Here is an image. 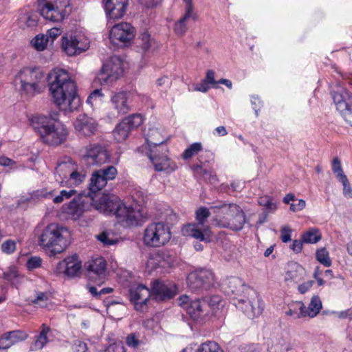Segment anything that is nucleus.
<instances>
[{
    "label": "nucleus",
    "instance_id": "obj_1",
    "mask_svg": "<svg viewBox=\"0 0 352 352\" xmlns=\"http://www.w3.org/2000/svg\"><path fill=\"white\" fill-rule=\"evenodd\" d=\"M50 91L54 103L61 111L71 112L80 104L76 82L63 69H55L50 75Z\"/></svg>",
    "mask_w": 352,
    "mask_h": 352
},
{
    "label": "nucleus",
    "instance_id": "obj_2",
    "mask_svg": "<svg viewBox=\"0 0 352 352\" xmlns=\"http://www.w3.org/2000/svg\"><path fill=\"white\" fill-rule=\"evenodd\" d=\"M210 209L214 214L213 223L219 228L239 231L246 223L244 212L236 204L219 201L210 206Z\"/></svg>",
    "mask_w": 352,
    "mask_h": 352
},
{
    "label": "nucleus",
    "instance_id": "obj_3",
    "mask_svg": "<svg viewBox=\"0 0 352 352\" xmlns=\"http://www.w3.org/2000/svg\"><path fill=\"white\" fill-rule=\"evenodd\" d=\"M70 232L58 223H50L41 232L38 243L44 250H49L52 255L62 253L70 243Z\"/></svg>",
    "mask_w": 352,
    "mask_h": 352
},
{
    "label": "nucleus",
    "instance_id": "obj_4",
    "mask_svg": "<svg viewBox=\"0 0 352 352\" xmlns=\"http://www.w3.org/2000/svg\"><path fill=\"white\" fill-rule=\"evenodd\" d=\"M45 79V75L39 68L23 67L14 75L13 85L21 95L33 96L41 91Z\"/></svg>",
    "mask_w": 352,
    "mask_h": 352
},
{
    "label": "nucleus",
    "instance_id": "obj_5",
    "mask_svg": "<svg viewBox=\"0 0 352 352\" xmlns=\"http://www.w3.org/2000/svg\"><path fill=\"white\" fill-rule=\"evenodd\" d=\"M212 213L209 208L200 207L195 211L196 222L184 226L182 229L183 235L190 236L199 241L208 243L211 241L212 232L208 225L206 224L208 217Z\"/></svg>",
    "mask_w": 352,
    "mask_h": 352
},
{
    "label": "nucleus",
    "instance_id": "obj_6",
    "mask_svg": "<svg viewBox=\"0 0 352 352\" xmlns=\"http://www.w3.org/2000/svg\"><path fill=\"white\" fill-rule=\"evenodd\" d=\"M34 129L39 134L42 141L50 146H58L63 144L68 135V130L65 124L58 122L49 124L44 118H39L35 122Z\"/></svg>",
    "mask_w": 352,
    "mask_h": 352
},
{
    "label": "nucleus",
    "instance_id": "obj_7",
    "mask_svg": "<svg viewBox=\"0 0 352 352\" xmlns=\"http://www.w3.org/2000/svg\"><path fill=\"white\" fill-rule=\"evenodd\" d=\"M171 238L170 228L163 222L149 223L144 230V243L150 247H161L166 244Z\"/></svg>",
    "mask_w": 352,
    "mask_h": 352
},
{
    "label": "nucleus",
    "instance_id": "obj_8",
    "mask_svg": "<svg viewBox=\"0 0 352 352\" xmlns=\"http://www.w3.org/2000/svg\"><path fill=\"white\" fill-rule=\"evenodd\" d=\"M178 305L185 308H201L208 306L210 307L226 306L225 300L219 295H212L203 298H192L190 296L184 294L177 298Z\"/></svg>",
    "mask_w": 352,
    "mask_h": 352
},
{
    "label": "nucleus",
    "instance_id": "obj_9",
    "mask_svg": "<svg viewBox=\"0 0 352 352\" xmlns=\"http://www.w3.org/2000/svg\"><path fill=\"white\" fill-rule=\"evenodd\" d=\"M189 287L197 292L207 291L214 286V274L208 270H199L191 273L188 278Z\"/></svg>",
    "mask_w": 352,
    "mask_h": 352
},
{
    "label": "nucleus",
    "instance_id": "obj_10",
    "mask_svg": "<svg viewBox=\"0 0 352 352\" xmlns=\"http://www.w3.org/2000/svg\"><path fill=\"white\" fill-rule=\"evenodd\" d=\"M123 73V62L119 56H111L103 65L98 74L100 81L111 83L117 80Z\"/></svg>",
    "mask_w": 352,
    "mask_h": 352
},
{
    "label": "nucleus",
    "instance_id": "obj_11",
    "mask_svg": "<svg viewBox=\"0 0 352 352\" xmlns=\"http://www.w3.org/2000/svg\"><path fill=\"white\" fill-rule=\"evenodd\" d=\"M151 300L164 302L173 298L177 292V285L170 281L155 280L150 289Z\"/></svg>",
    "mask_w": 352,
    "mask_h": 352
},
{
    "label": "nucleus",
    "instance_id": "obj_12",
    "mask_svg": "<svg viewBox=\"0 0 352 352\" xmlns=\"http://www.w3.org/2000/svg\"><path fill=\"white\" fill-rule=\"evenodd\" d=\"M89 47L88 39L82 35L67 34L62 38V47L69 56H75L86 51Z\"/></svg>",
    "mask_w": 352,
    "mask_h": 352
},
{
    "label": "nucleus",
    "instance_id": "obj_13",
    "mask_svg": "<svg viewBox=\"0 0 352 352\" xmlns=\"http://www.w3.org/2000/svg\"><path fill=\"white\" fill-rule=\"evenodd\" d=\"M135 35V28L129 23H120L113 25L110 31L109 38L118 46L129 44Z\"/></svg>",
    "mask_w": 352,
    "mask_h": 352
},
{
    "label": "nucleus",
    "instance_id": "obj_14",
    "mask_svg": "<svg viewBox=\"0 0 352 352\" xmlns=\"http://www.w3.org/2000/svg\"><path fill=\"white\" fill-rule=\"evenodd\" d=\"M82 158L89 166H101L109 161V155L104 147L94 144L85 147Z\"/></svg>",
    "mask_w": 352,
    "mask_h": 352
},
{
    "label": "nucleus",
    "instance_id": "obj_15",
    "mask_svg": "<svg viewBox=\"0 0 352 352\" xmlns=\"http://www.w3.org/2000/svg\"><path fill=\"white\" fill-rule=\"evenodd\" d=\"M117 207L116 216L119 221L126 226L138 225L143 217L141 210L138 208H134L131 206H127L122 201Z\"/></svg>",
    "mask_w": 352,
    "mask_h": 352
},
{
    "label": "nucleus",
    "instance_id": "obj_16",
    "mask_svg": "<svg viewBox=\"0 0 352 352\" xmlns=\"http://www.w3.org/2000/svg\"><path fill=\"white\" fill-rule=\"evenodd\" d=\"M82 268V263L79 257L72 255L60 261L56 267L55 273L58 275H64L69 278L77 276Z\"/></svg>",
    "mask_w": 352,
    "mask_h": 352
},
{
    "label": "nucleus",
    "instance_id": "obj_17",
    "mask_svg": "<svg viewBox=\"0 0 352 352\" xmlns=\"http://www.w3.org/2000/svg\"><path fill=\"white\" fill-rule=\"evenodd\" d=\"M91 204L94 207L106 214L116 215V210H117V206L120 205V199L114 195H103L98 199L96 197H91L90 195Z\"/></svg>",
    "mask_w": 352,
    "mask_h": 352
},
{
    "label": "nucleus",
    "instance_id": "obj_18",
    "mask_svg": "<svg viewBox=\"0 0 352 352\" xmlns=\"http://www.w3.org/2000/svg\"><path fill=\"white\" fill-rule=\"evenodd\" d=\"M110 104L114 116H119L128 113L131 110L129 94L126 91L112 93Z\"/></svg>",
    "mask_w": 352,
    "mask_h": 352
},
{
    "label": "nucleus",
    "instance_id": "obj_19",
    "mask_svg": "<svg viewBox=\"0 0 352 352\" xmlns=\"http://www.w3.org/2000/svg\"><path fill=\"white\" fill-rule=\"evenodd\" d=\"M40 6L41 15L45 19L54 22L62 21L70 12V6L47 5V3H40Z\"/></svg>",
    "mask_w": 352,
    "mask_h": 352
},
{
    "label": "nucleus",
    "instance_id": "obj_20",
    "mask_svg": "<svg viewBox=\"0 0 352 352\" xmlns=\"http://www.w3.org/2000/svg\"><path fill=\"white\" fill-rule=\"evenodd\" d=\"M86 199H90V192H88L87 195L79 194L69 204L62 207L63 212L73 220L78 219L85 211V203L88 202V200Z\"/></svg>",
    "mask_w": 352,
    "mask_h": 352
},
{
    "label": "nucleus",
    "instance_id": "obj_21",
    "mask_svg": "<svg viewBox=\"0 0 352 352\" xmlns=\"http://www.w3.org/2000/svg\"><path fill=\"white\" fill-rule=\"evenodd\" d=\"M74 126L80 135L87 137L94 135L98 129L96 121L85 114L79 115L75 120Z\"/></svg>",
    "mask_w": 352,
    "mask_h": 352
},
{
    "label": "nucleus",
    "instance_id": "obj_22",
    "mask_svg": "<svg viewBox=\"0 0 352 352\" xmlns=\"http://www.w3.org/2000/svg\"><path fill=\"white\" fill-rule=\"evenodd\" d=\"M185 3V13L184 16L178 20L174 26V31L177 36H183L187 31V21L189 19L195 21L197 18V14L194 12V7L192 0H184Z\"/></svg>",
    "mask_w": 352,
    "mask_h": 352
},
{
    "label": "nucleus",
    "instance_id": "obj_23",
    "mask_svg": "<svg viewBox=\"0 0 352 352\" xmlns=\"http://www.w3.org/2000/svg\"><path fill=\"white\" fill-rule=\"evenodd\" d=\"M106 265L102 257L93 259L87 267L89 278L98 284L103 283L106 278Z\"/></svg>",
    "mask_w": 352,
    "mask_h": 352
},
{
    "label": "nucleus",
    "instance_id": "obj_24",
    "mask_svg": "<svg viewBox=\"0 0 352 352\" xmlns=\"http://www.w3.org/2000/svg\"><path fill=\"white\" fill-rule=\"evenodd\" d=\"M103 5L107 16L117 19L124 15L128 0H103Z\"/></svg>",
    "mask_w": 352,
    "mask_h": 352
},
{
    "label": "nucleus",
    "instance_id": "obj_25",
    "mask_svg": "<svg viewBox=\"0 0 352 352\" xmlns=\"http://www.w3.org/2000/svg\"><path fill=\"white\" fill-rule=\"evenodd\" d=\"M130 300L135 305H147L151 300L150 289L143 285H133L129 289Z\"/></svg>",
    "mask_w": 352,
    "mask_h": 352
},
{
    "label": "nucleus",
    "instance_id": "obj_26",
    "mask_svg": "<svg viewBox=\"0 0 352 352\" xmlns=\"http://www.w3.org/2000/svg\"><path fill=\"white\" fill-rule=\"evenodd\" d=\"M331 94L336 108L340 113L352 106V95L340 85Z\"/></svg>",
    "mask_w": 352,
    "mask_h": 352
},
{
    "label": "nucleus",
    "instance_id": "obj_27",
    "mask_svg": "<svg viewBox=\"0 0 352 352\" xmlns=\"http://www.w3.org/2000/svg\"><path fill=\"white\" fill-rule=\"evenodd\" d=\"M28 336L27 333L21 330L6 332L0 338V349H8L12 345L25 340Z\"/></svg>",
    "mask_w": 352,
    "mask_h": 352
},
{
    "label": "nucleus",
    "instance_id": "obj_28",
    "mask_svg": "<svg viewBox=\"0 0 352 352\" xmlns=\"http://www.w3.org/2000/svg\"><path fill=\"white\" fill-rule=\"evenodd\" d=\"M182 316L188 324L192 322L204 323L208 320L209 313L208 309H184Z\"/></svg>",
    "mask_w": 352,
    "mask_h": 352
},
{
    "label": "nucleus",
    "instance_id": "obj_29",
    "mask_svg": "<svg viewBox=\"0 0 352 352\" xmlns=\"http://www.w3.org/2000/svg\"><path fill=\"white\" fill-rule=\"evenodd\" d=\"M149 159L152 162L155 170L163 171L170 170L171 172L176 169V166L172 165L170 159L166 156H159L153 154V151H151L148 155Z\"/></svg>",
    "mask_w": 352,
    "mask_h": 352
},
{
    "label": "nucleus",
    "instance_id": "obj_30",
    "mask_svg": "<svg viewBox=\"0 0 352 352\" xmlns=\"http://www.w3.org/2000/svg\"><path fill=\"white\" fill-rule=\"evenodd\" d=\"M76 164L69 159L67 161L61 162L58 164L55 169V173L59 176L61 184L64 182L65 179H67L69 178Z\"/></svg>",
    "mask_w": 352,
    "mask_h": 352
},
{
    "label": "nucleus",
    "instance_id": "obj_31",
    "mask_svg": "<svg viewBox=\"0 0 352 352\" xmlns=\"http://www.w3.org/2000/svg\"><path fill=\"white\" fill-rule=\"evenodd\" d=\"M138 47L142 52H148L156 48L155 41L151 38L150 34L147 32H142L138 38Z\"/></svg>",
    "mask_w": 352,
    "mask_h": 352
},
{
    "label": "nucleus",
    "instance_id": "obj_32",
    "mask_svg": "<svg viewBox=\"0 0 352 352\" xmlns=\"http://www.w3.org/2000/svg\"><path fill=\"white\" fill-rule=\"evenodd\" d=\"M37 16L30 12H22L18 19L19 25L23 28H34L37 25Z\"/></svg>",
    "mask_w": 352,
    "mask_h": 352
},
{
    "label": "nucleus",
    "instance_id": "obj_33",
    "mask_svg": "<svg viewBox=\"0 0 352 352\" xmlns=\"http://www.w3.org/2000/svg\"><path fill=\"white\" fill-rule=\"evenodd\" d=\"M320 309H288L285 312L286 316L292 317L294 319L300 318H314L320 313Z\"/></svg>",
    "mask_w": 352,
    "mask_h": 352
},
{
    "label": "nucleus",
    "instance_id": "obj_34",
    "mask_svg": "<svg viewBox=\"0 0 352 352\" xmlns=\"http://www.w3.org/2000/svg\"><path fill=\"white\" fill-rule=\"evenodd\" d=\"M107 184L105 179L102 177L99 171H95L91 177L89 190L91 192H96L100 190Z\"/></svg>",
    "mask_w": 352,
    "mask_h": 352
},
{
    "label": "nucleus",
    "instance_id": "obj_35",
    "mask_svg": "<svg viewBox=\"0 0 352 352\" xmlns=\"http://www.w3.org/2000/svg\"><path fill=\"white\" fill-rule=\"evenodd\" d=\"M51 331V328L46 324H42L41 331L35 337L34 345L37 349H42L48 342L47 334Z\"/></svg>",
    "mask_w": 352,
    "mask_h": 352
},
{
    "label": "nucleus",
    "instance_id": "obj_36",
    "mask_svg": "<svg viewBox=\"0 0 352 352\" xmlns=\"http://www.w3.org/2000/svg\"><path fill=\"white\" fill-rule=\"evenodd\" d=\"M131 131L130 126L122 120L113 131L114 138L118 142L124 141L126 139Z\"/></svg>",
    "mask_w": 352,
    "mask_h": 352
},
{
    "label": "nucleus",
    "instance_id": "obj_37",
    "mask_svg": "<svg viewBox=\"0 0 352 352\" xmlns=\"http://www.w3.org/2000/svg\"><path fill=\"white\" fill-rule=\"evenodd\" d=\"M146 141L148 146H160L164 143V138L162 137L157 129H149L146 134Z\"/></svg>",
    "mask_w": 352,
    "mask_h": 352
},
{
    "label": "nucleus",
    "instance_id": "obj_38",
    "mask_svg": "<svg viewBox=\"0 0 352 352\" xmlns=\"http://www.w3.org/2000/svg\"><path fill=\"white\" fill-rule=\"evenodd\" d=\"M302 239L305 243H316L321 239V234L318 228H310L303 233Z\"/></svg>",
    "mask_w": 352,
    "mask_h": 352
},
{
    "label": "nucleus",
    "instance_id": "obj_39",
    "mask_svg": "<svg viewBox=\"0 0 352 352\" xmlns=\"http://www.w3.org/2000/svg\"><path fill=\"white\" fill-rule=\"evenodd\" d=\"M85 172L81 168H79L76 165L67 179L70 184L78 185L85 180ZM66 182H67V181Z\"/></svg>",
    "mask_w": 352,
    "mask_h": 352
},
{
    "label": "nucleus",
    "instance_id": "obj_40",
    "mask_svg": "<svg viewBox=\"0 0 352 352\" xmlns=\"http://www.w3.org/2000/svg\"><path fill=\"white\" fill-rule=\"evenodd\" d=\"M196 352H223V350L216 342L207 341L202 343Z\"/></svg>",
    "mask_w": 352,
    "mask_h": 352
},
{
    "label": "nucleus",
    "instance_id": "obj_41",
    "mask_svg": "<svg viewBox=\"0 0 352 352\" xmlns=\"http://www.w3.org/2000/svg\"><path fill=\"white\" fill-rule=\"evenodd\" d=\"M160 267H164V261L160 254L157 253L151 256L146 262V267L149 270H154Z\"/></svg>",
    "mask_w": 352,
    "mask_h": 352
},
{
    "label": "nucleus",
    "instance_id": "obj_42",
    "mask_svg": "<svg viewBox=\"0 0 352 352\" xmlns=\"http://www.w3.org/2000/svg\"><path fill=\"white\" fill-rule=\"evenodd\" d=\"M302 268L298 265H294L291 270H288L285 276V280L287 282H296L300 278Z\"/></svg>",
    "mask_w": 352,
    "mask_h": 352
},
{
    "label": "nucleus",
    "instance_id": "obj_43",
    "mask_svg": "<svg viewBox=\"0 0 352 352\" xmlns=\"http://www.w3.org/2000/svg\"><path fill=\"white\" fill-rule=\"evenodd\" d=\"M39 118H46L47 122H49V124H56L58 123V119H59V113L57 111H52L50 113L48 116H43V115H36L33 116L31 120V124L32 126H35V122L37 119Z\"/></svg>",
    "mask_w": 352,
    "mask_h": 352
},
{
    "label": "nucleus",
    "instance_id": "obj_44",
    "mask_svg": "<svg viewBox=\"0 0 352 352\" xmlns=\"http://www.w3.org/2000/svg\"><path fill=\"white\" fill-rule=\"evenodd\" d=\"M48 39L44 34H38L31 41L32 45L37 51L44 50L47 45Z\"/></svg>",
    "mask_w": 352,
    "mask_h": 352
},
{
    "label": "nucleus",
    "instance_id": "obj_45",
    "mask_svg": "<svg viewBox=\"0 0 352 352\" xmlns=\"http://www.w3.org/2000/svg\"><path fill=\"white\" fill-rule=\"evenodd\" d=\"M316 259L325 267H329L331 265V260L329 257L328 251L322 248L317 250L316 253Z\"/></svg>",
    "mask_w": 352,
    "mask_h": 352
},
{
    "label": "nucleus",
    "instance_id": "obj_46",
    "mask_svg": "<svg viewBox=\"0 0 352 352\" xmlns=\"http://www.w3.org/2000/svg\"><path fill=\"white\" fill-rule=\"evenodd\" d=\"M4 279L11 282L12 284L16 285L21 278L16 269L14 267H10L3 274Z\"/></svg>",
    "mask_w": 352,
    "mask_h": 352
},
{
    "label": "nucleus",
    "instance_id": "obj_47",
    "mask_svg": "<svg viewBox=\"0 0 352 352\" xmlns=\"http://www.w3.org/2000/svg\"><path fill=\"white\" fill-rule=\"evenodd\" d=\"M201 149L202 144L200 142L193 143L184 151L182 157L185 160L191 158L201 151Z\"/></svg>",
    "mask_w": 352,
    "mask_h": 352
},
{
    "label": "nucleus",
    "instance_id": "obj_48",
    "mask_svg": "<svg viewBox=\"0 0 352 352\" xmlns=\"http://www.w3.org/2000/svg\"><path fill=\"white\" fill-rule=\"evenodd\" d=\"M123 120L130 126L131 130L138 127L143 122V118L140 114H133Z\"/></svg>",
    "mask_w": 352,
    "mask_h": 352
},
{
    "label": "nucleus",
    "instance_id": "obj_49",
    "mask_svg": "<svg viewBox=\"0 0 352 352\" xmlns=\"http://www.w3.org/2000/svg\"><path fill=\"white\" fill-rule=\"evenodd\" d=\"M98 171L99 173L101 175L102 177H103L104 179H105V182L107 183L108 180L113 179L116 177L118 173L116 168L113 166H110L106 168L98 170Z\"/></svg>",
    "mask_w": 352,
    "mask_h": 352
},
{
    "label": "nucleus",
    "instance_id": "obj_50",
    "mask_svg": "<svg viewBox=\"0 0 352 352\" xmlns=\"http://www.w3.org/2000/svg\"><path fill=\"white\" fill-rule=\"evenodd\" d=\"M332 170L338 180L346 177L342 170L340 160L338 157L333 158L332 161Z\"/></svg>",
    "mask_w": 352,
    "mask_h": 352
},
{
    "label": "nucleus",
    "instance_id": "obj_51",
    "mask_svg": "<svg viewBox=\"0 0 352 352\" xmlns=\"http://www.w3.org/2000/svg\"><path fill=\"white\" fill-rule=\"evenodd\" d=\"M76 191L75 190H63L60 192V194L54 196L53 198V201L55 204H60L65 199H69L73 195L76 194Z\"/></svg>",
    "mask_w": 352,
    "mask_h": 352
},
{
    "label": "nucleus",
    "instance_id": "obj_52",
    "mask_svg": "<svg viewBox=\"0 0 352 352\" xmlns=\"http://www.w3.org/2000/svg\"><path fill=\"white\" fill-rule=\"evenodd\" d=\"M110 234L107 232H102L96 236V238L100 241L104 245L109 246L113 245L118 242L116 239L110 237Z\"/></svg>",
    "mask_w": 352,
    "mask_h": 352
},
{
    "label": "nucleus",
    "instance_id": "obj_53",
    "mask_svg": "<svg viewBox=\"0 0 352 352\" xmlns=\"http://www.w3.org/2000/svg\"><path fill=\"white\" fill-rule=\"evenodd\" d=\"M258 202L260 206L265 207L270 211H274L277 208L276 204L272 202V199L269 196L259 197Z\"/></svg>",
    "mask_w": 352,
    "mask_h": 352
},
{
    "label": "nucleus",
    "instance_id": "obj_54",
    "mask_svg": "<svg viewBox=\"0 0 352 352\" xmlns=\"http://www.w3.org/2000/svg\"><path fill=\"white\" fill-rule=\"evenodd\" d=\"M50 294L47 292H37L35 298L32 300V302L40 306L47 305L50 300Z\"/></svg>",
    "mask_w": 352,
    "mask_h": 352
},
{
    "label": "nucleus",
    "instance_id": "obj_55",
    "mask_svg": "<svg viewBox=\"0 0 352 352\" xmlns=\"http://www.w3.org/2000/svg\"><path fill=\"white\" fill-rule=\"evenodd\" d=\"M343 186V194L346 198H352V188L347 177L339 179Z\"/></svg>",
    "mask_w": 352,
    "mask_h": 352
},
{
    "label": "nucleus",
    "instance_id": "obj_56",
    "mask_svg": "<svg viewBox=\"0 0 352 352\" xmlns=\"http://www.w3.org/2000/svg\"><path fill=\"white\" fill-rule=\"evenodd\" d=\"M55 193L54 190L47 191V189L43 188L34 192L33 195L37 198L50 199L54 196Z\"/></svg>",
    "mask_w": 352,
    "mask_h": 352
},
{
    "label": "nucleus",
    "instance_id": "obj_57",
    "mask_svg": "<svg viewBox=\"0 0 352 352\" xmlns=\"http://www.w3.org/2000/svg\"><path fill=\"white\" fill-rule=\"evenodd\" d=\"M241 285V280L236 277L230 278L227 282V285L232 293L236 292Z\"/></svg>",
    "mask_w": 352,
    "mask_h": 352
},
{
    "label": "nucleus",
    "instance_id": "obj_58",
    "mask_svg": "<svg viewBox=\"0 0 352 352\" xmlns=\"http://www.w3.org/2000/svg\"><path fill=\"white\" fill-rule=\"evenodd\" d=\"M103 94L102 93L101 89H95L87 98V102L93 106L94 102L97 100H101Z\"/></svg>",
    "mask_w": 352,
    "mask_h": 352
},
{
    "label": "nucleus",
    "instance_id": "obj_59",
    "mask_svg": "<svg viewBox=\"0 0 352 352\" xmlns=\"http://www.w3.org/2000/svg\"><path fill=\"white\" fill-rule=\"evenodd\" d=\"M42 260L40 257L32 256L27 261V267L29 270H34L41 265Z\"/></svg>",
    "mask_w": 352,
    "mask_h": 352
},
{
    "label": "nucleus",
    "instance_id": "obj_60",
    "mask_svg": "<svg viewBox=\"0 0 352 352\" xmlns=\"http://www.w3.org/2000/svg\"><path fill=\"white\" fill-rule=\"evenodd\" d=\"M72 349L74 352H86L88 347L86 342L78 340L74 342Z\"/></svg>",
    "mask_w": 352,
    "mask_h": 352
},
{
    "label": "nucleus",
    "instance_id": "obj_61",
    "mask_svg": "<svg viewBox=\"0 0 352 352\" xmlns=\"http://www.w3.org/2000/svg\"><path fill=\"white\" fill-rule=\"evenodd\" d=\"M1 248L4 252L11 254L15 250L16 244L14 241L7 240L3 243Z\"/></svg>",
    "mask_w": 352,
    "mask_h": 352
},
{
    "label": "nucleus",
    "instance_id": "obj_62",
    "mask_svg": "<svg viewBox=\"0 0 352 352\" xmlns=\"http://www.w3.org/2000/svg\"><path fill=\"white\" fill-rule=\"evenodd\" d=\"M126 344L133 348H137L140 343L135 333H130L126 338Z\"/></svg>",
    "mask_w": 352,
    "mask_h": 352
},
{
    "label": "nucleus",
    "instance_id": "obj_63",
    "mask_svg": "<svg viewBox=\"0 0 352 352\" xmlns=\"http://www.w3.org/2000/svg\"><path fill=\"white\" fill-rule=\"evenodd\" d=\"M105 352H126L124 346L122 342L111 344Z\"/></svg>",
    "mask_w": 352,
    "mask_h": 352
},
{
    "label": "nucleus",
    "instance_id": "obj_64",
    "mask_svg": "<svg viewBox=\"0 0 352 352\" xmlns=\"http://www.w3.org/2000/svg\"><path fill=\"white\" fill-rule=\"evenodd\" d=\"M344 120L352 126V106L341 112Z\"/></svg>",
    "mask_w": 352,
    "mask_h": 352
}]
</instances>
